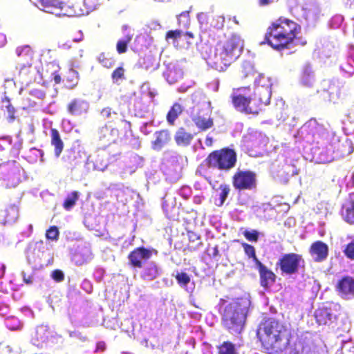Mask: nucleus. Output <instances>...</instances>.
<instances>
[{
  "label": "nucleus",
  "mask_w": 354,
  "mask_h": 354,
  "mask_svg": "<svg viewBox=\"0 0 354 354\" xmlns=\"http://www.w3.org/2000/svg\"><path fill=\"white\" fill-rule=\"evenodd\" d=\"M243 40L236 34L225 36L214 49L211 46L202 47L201 55L207 64L219 72H223L239 57Z\"/></svg>",
  "instance_id": "1"
},
{
  "label": "nucleus",
  "mask_w": 354,
  "mask_h": 354,
  "mask_svg": "<svg viewBox=\"0 0 354 354\" xmlns=\"http://www.w3.org/2000/svg\"><path fill=\"white\" fill-rule=\"evenodd\" d=\"M257 337L263 348L268 352L292 349L291 333L279 320L268 317L259 324Z\"/></svg>",
  "instance_id": "2"
},
{
  "label": "nucleus",
  "mask_w": 354,
  "mask_h": 354,
  "mask_svg": "<svg viewBox=\"0 0 354 354\" xmlns=\"http://www.w3.org/2000/svg\"><path fill=\"white\" fill-rule=\"evenodd\" d=\"M301 30V26L295 21L285 17H279L268 26L264 40L261 44H268L278 51L288 49L295 43Z\"/></svg>",
  "instance_id": "3"
},
{
  "label": "nucleus",
  "mask_w": 354,
  "mask_h": 354,
  "mask_svg": "<svg viewBox=\"0 0 354 354\" xmlns=\"http://www.w3.org/2000/svg\"><path fill=\"white\" fill-rule=\"evenodd\" d=\"M252 93L250 86L233 88L230 98L234 108L241 113L258 115L264 106L270 104L271 89L269 87L259 88L253 97Z\"/></svg>",
  "instance_id": "4"
},
{
  "label": "nucleus",
  "mask_w": 354,
  "mask_h": 354,
  "mask_svg": "<svg viewBox=\"0 0 354 354\" xmlns=\"http://www.w3.org/2000/svg\"><path fill=\"white\" fill-rule=\"evenodd\" d=\"M248 302L244 299H236L225 306L222 314L223 326L232 335H239L243 331L248 313Z\"/></svg>",
  "instance_id": "5"
},
{
  "label": "nucleus",
  "mask_w": 354,
  "mask_h": 354,
  "mask_svg": "<svg viewBox=\"0 0 354 354\" xmlns=\"http://www.w3.org/2000/svg\"><path fill=\"white\" fill-rule=\"evenodd\" d=\"M205 162L208 168L227 172L235 167L237 153L234 149L223 147L209 153Z\"/></svg>",
  "instance_id": "6"
},
{
  "label": "nucleus",
  "mask_w": 354,
  "mask_h": 354,
  "mask_svg": "<svg viewBox=\"0 0 354 354\" xmlns=\"http://www.w3.org/2000/svg\"><path fill=\"white\" fill-rule=\"evenodd\" d=\"M132 133L131 124L129 121L122 120L118 127L109 124L102 127L97 132V138L103 144L109 145L115 143L119 138Z\"/></svg>",
  "instance_id": "7"
},
{
  "label": "nucleus",
  "mask_w": 354,
  "mask_h": 354,
  "mask_svg": "<svg viewBox=\"0 0 354 354\" xmlns=\"http://www.w3.org/2000/svg\"><path fill=\"white\" fill-rule=\"evenodd\" d=\"M23 169L15 160L0 164V185L6 188L17 187L21 181Z\"/></svg>",
  "instance_id": "8"
},
{
  "label": "nucleus",
  "mask_w": 354,
  "mask_h": 354,
  "mask_svg": "<svg viewBox=\"0 0 354 354\" xmlns=\"http://www.w3.org/2000/svg\"><path fill=\"white\" fill-rule=\"evenodd\" d=\"M232 184L234 189L239 192L256 189L257 174L250 169H238L232 176Z\"/></svg>",
  "instance_id": "9"
},
{
  "label": "nucleus",
  "mask_w": 354,
  "mask_h": 354,
  "mask_svg": "<svg viewBox=\"0 0 354 354\" xmlns=\"http://www.w3.org/2000/svg\"><path fill=\"white\" fill-rule=\"evenodd\" d=\"M304 260L301 254L290 252L283 254L277 263L281 274L292 275L298 272L299 268Z\"/></svg>",
  "instance_id": "10"
},
{
  "label": "nucleus",
  "mask_w": 354,
  "mask_h": 354,
  "mask_svg": "<svg viewBox=\"0 0 354 354\" xmlns=\"http://www.w3.org/2000/svg\"><path fill=\"white\" fill-rule=\"evenodd\" d=\"M341 306L339 304L327 302L315 311V318L319 325H329L337 319Z\"/></svg>",
  "instance_id": "11"
},
{
  "label": "nucleus",
  "mask_w": 354,
  "mask_h": 354,
  "mask_svg": "<svg viewBox=\"0 0 354 354\" xmlns=\"http://www.w3.org/2000/svg\"><path fill=\"white\" fill-rule=\"evenodd\" d=\"M153 250L143 246L136 248L128 254L129 265L136 268H141L143 263L152 256Z\"/></svg>",
  "instance_id": "12"
},
{
  "label": "nucleus",
  "mask_w": 354,
  "mask_h": 354,
  "mask_svg": "<svg viewBox=\"0 0 354 354\" xmlns=\"http://www.w3.org/2000/svg\"><path fill=\"white\" fill-rule=\"evenodd\" d=\"M304 131L306 133L317 142L319 140L326 139L328 136V132L323 124H320L315 119H310L304 125Z\"/></svg>",
  "instance_id": "13"
},
{
  "label": "nucleus",
  "mask_w": 354,
  "mask_h": 354,
  "mask_svg": "<svg viewBox=\"0 0 354 354\" xmlns=\"http://www.w3.org/2000/svg\"><path fill=\"white\" fill-rule=\"evenodd\" d=\"M338 294L345 299L354 297V278L351 276L342 277L335 286Z\"/></svg>",
  "instance_id": "14"
},
{
  "label": "nucleus",
  "mask_w": 354,
  "mask_h": 354,
  "mask_svg": "<svg viewBox=\"0 0 354 354\" xmlns=\"http://www.w3.org/2000/svg\"><path fill=\"white\" fill-rule=\"evenodd\" d=\"M328 246L322 241L313 242L309 248V253L315 262L325 261L328 256Z\"/></svg>",
  "instance_id": "15"
},
{
  "label": "nucleus",
  "mask_w": 354,
  "mask_h": 354,
  "mask_svg": "<svg viewBox=\"0 0 354 354\" xmlns=\"http://www.w3.org/2000/svg\"><path fill=\"white\" fill-rule=\"evenodd\" d=\"M197 18L202 25L207 26L209 24L211 28L219 30L223 28L225 18L221 15H214L207 12H201L198 15Z\"/></svg>",
  "instance_id": "16"
},
{
  "label": "nucleus",
  "mask_w": 354,
  "mask_h": 354,
  "mask_svg": "<svg viewBox=\"0 0 354 354\" xmlns=\"http://www.w3.org/2000/svg\"><path fill=\"white\" fill-rule=\"evenodd\" d=\"M256 266L259 273L261 286L264 288H269L271 284L275 282L276 274L261 262H259V264Z\"/></svg>",
  "instance_id": "17"
},
{
  "label": "nucleus",
  "mask_w": 354,
  "mask_h": 354,
  "mask_svg": "<svg viewBox=\"0 0 354 354\" xmlns=\"http://www.w3.org/2000/svg\"><path fill=\"white\" fill-rule=\"evenodd\" d=\"M171 141V133L167 129L157 131L154 133V140L151 142V148L154 151H160Z\"/></svg>",
  "instance_id": "18"
},
{
  "label": "nucleus",
  "mask_w": 354,
  "mask_h": 354,
  "mask_svg": "<svg viewBox=\"0 0 354 354\" xmlns=\"http://www.w3.org/2000/svg\"><path fill=\"white\" fill-rule=\"evenodd\" d=\"M342 216L345 222L354 225V192L351 193L342 205Z\"/></svg>",
  "instance_id": "19"
},
{
  "label": "nucleus",
  "mask_w": 354,
  "mask_h": 354,
  "mask_svg": "<svg viewBox=\"0 0 354 354\" xmlns=\"http://www.w3.org/2000/svg\"><path fill=\"white\" fill-rule=\"evenodd\" d=\"M66 109L71 115H79L87 111L88 104L84 100L75 98L68 104Z\"/></svg>",
  "instance_id": "20"
},
{
  "label": "nucleus",
  "mask_w": 354,
  "mask_h": 354,
  "mask_svg": "<svg viewBox=\"0 0 354 354\" xmlns=\"http://www.w3.org/2000/svg\"><path fill=\"white\" fill-rule=\"evenodd\" d=\"M81 2H68L62 7V15L67 17H81L84 15L83 10L81 8Z\"/></svg>",
  "instance_id": "21"
},
{
  "label": "nucleus",
  "mask_w": 354,
  "mask_h": 354,
  "mask_svg": "<svg viewBox=\"0 0 354 354\" xmlns=\"http://www.w3.org/2000/svg\"><path fill=\"white\" fill-rule=\"evenodd\" d=\"M50 144L54 147V153L56 158H59L63 151L64 144L57 129H50Z\"/></svg>",
  "instance_id": "22"
},
{
  "label": "nucleus",
  "mask_w": 354,
  "mask_h": 354,
  "mask_svg": "<svg viewBox=\"0 0 354 354\" xmlns=\"http://www.w3.org/2000/svg\"><path fill=\"white\" fill-rule=\"evenodd\" d=\"M159 275V269L154 262L149 263L141 272L140 277L145 281H153Z\"/></svg>",
  "instance_id": "23"
},
{
  "label": "nucleus",
  "mask_w": 354,
  "mask_h": 354,
  "mask_svg": "<svg viewBox=\"0 0 354 354\" xmlns=\"http://www.w3.org/2000/svg\"><path fill=\"white\" fill-rule=\"evenodd\" d=\"M193 138L194 136L183 127L179 128L174 136V140L179 146L189 145Z\"/></svg>",
  "instance_id": "24"
},
{
  "label": "nucleus",
  "mask_w": 354,
  "mask_h": 354,
  "mask_svg": "<svg viewBox=\"0 0 354 354\" xmlns=\"http://www.w3.org/2000/svg\"><path fill=\"white\" fill-rule=\"evenodd\" d=\"M192 121L200 131H206L214 125L213 120L210 118H205L200 115L192 117Z\"/></svg>",
  "instance_id": "25"
},
{
  "label": "nucleus",
  "mask_w": 354,
  "mask_h": 354,
  "mask_svg": "<svg viewBox=\"0 0 354 354\" xmlns=\"http://www.w3.org/2000/svg\"><path fill=\"white\" fill-rule=\"evenodd\" d=\"M183 112L182 106L178 103H174L168 111L166 118L170 125H174L175 120Z\"/></svg>",
  "instance_id": "26"
},
{
  "label": "nucleus",
  "mask_w": 354,
  "mask_h": 354,
  "mask_svg": "<svg viewBox=\"0 0 354 354\" xmlns=\"http://www.w3.org/2000/svg\"><path fill=\"white\" fill-rule=\"evenodd\" d=\"M66 86L73 88L78 84V74L73 69H69L64 77Z\"/></svg>",
  "instance_id": "27"
},
{
  "label": "nucleus",
  "mask_w": 354,
  "mask_h": 354,
  "mask_svg": "<svg viewBox=\"0 0 354 354\" xmlns=\"http://www.w3.org/2000/svg\"><path fill=\"white\" fill-rule=\"evenodd\" d=\"M80 197V193L77 191H73L69 194L63 203V207L66 210H70L77 203Z\"/></svg>",
  "instance_id": "28"
},
{
  "label": "nucleus",
  "mask_w": 354,
  "mask_h": 354,
  "mask_svg": "<svg viewBox=\"0 0 354 354\" xmlns=\"http://www.w3.org/2000/svg\"><path fill=\"white\" fill-rule=\"evenodd\" d=\"M218 189L220 190L219 199H218V202H217V201L215 202V204L217 206L220 207L223 205L226 198H227V196L230 192V185L227 184H221L219 185Z\"/></svg>",
  "instance_id": "29"
},
{
  "label": "nucleus",
  "mask_w": 354,
  "mask_h": 354,
  "mask_svg": "<svg viewBox=\"0 0 354 354\" xmlns=\"http://www.w3.org/2000/svg\"><path fill=\"white\" fill-rule=\"evenodd\" d=\"M133 38V34H127L124 39L119 40L116 44V50L119 54H122L127 52V45L131 42Z\"/></svg>",
  "instance_id": "30"
},
{
  "label": "nucleus",
  "mask_w": 354,
  "mask_h": 354,
  "mask_svg": "<svg viewBox=\"0 0 354 354\" xmlns=\"http://www.w3.org/2000/svg\"><path fill=\"white\" fill-rule=\"evenodd\" d=\"M111 79L113 83L120 84L125 80V69L122 66L117 67L111 73Z\"/></svg>",
  "instance_id": "31"
},
{
  "label": "nucleus",
  "mask_w": 354,
  "mask_h": 354,
  "mask_svg": "<svg viewBox=\"0 0 354 354\" xmlns=\"http://www.w3.org/2000/svg\"><path fill=\"white\" fill-rule=\"evenodd\" d=\"M218 354H236L234 345L230 342H224L218 347Z\"/></svg>",
  "instance_id": "32"
},
{
  "label": "nucleus",
  "mask_w": 354,
  "mask_h": 354,
  "mask_svg": "<svg viewBox=\"0 0 354 354\" xmlns=\"http://www.w3.org/2000/svg\"><path fill=\"white\" fill-rule=\"evenodd\" d=\"M242 247L243 248L245 254L248 258L252 259L256 266L259 264V262H261L256 255V251L254 246L246 243H243Z\"/></svg>",
  "instance_id": "33"
},
{
  "label": "nucleus",
  "mask_w": 354,
  "mask_h": 354,
  "mask_svg": "<svg viewBox=\"0 0 354 354\" xmlns=\"http://www.w3.org/2000/svg\"><path fill=\"white\" fill-rule=\"evenodd\" d=\"M37 336L38 340L44 342L48 340L51 336V332L46 326H41L37 329Z\"/></svg>",
  "instance_id": "34"
},
{
  "label": "nucleus",
  "mask_w": 354,
  "mask_h": 354,
  "mask_svg": "<svg viewBox=\"0 0 354 354\" xmlns=\"http://www.w3.org/2000/svg\"><path fill=\"white\" fill-rule=\"evenodd\" d=\"M84 9L83 10L84 15H88L94 10L99 5V0H84L82 2Z\"/></svg>",
  "instance_id": "35"
},
{
  "label": "nucleus",
  "mask_w": 354,
  "mask_h": 354,
  "mask_svg": "<svg viewBox=\"0 0 354 354\" xmlns=\"http://www.w3.org/2000/svg\"><path fill=\"white\" fill-rule=\"evenodd\" d=\"M99 62L105 68H111L115 65V60L104 53L100 55L98 57Z\"/></svg>",
  "instance_id": "36"
},
{
  "label": "nucleus",
  "mask_w": 354,
  "mask_h": 354,
  "mask_svg": "<svg viewBox=\"0 0 354 354\" xmlns=\"http://www.w3.org/2000/svg\"><path fill=\"white\" fill-rule=\"evenodd\" d=\"M343 253L347 259L354 260V239L344 246Z\"/></svg>",
  "instance_id": "37"
},
{
  "label": "nucleus",
  "mask_w": 354,
  "mask_h": 354,
  "mask_svg": "<svg viewBox=\"0 0 354 354\" xmlns=\"http://www.w3.org/2000/svg\"><path fill=\"white\" fill-rule=\"evenodd\" d=\"M244 237L249 241L257 242L259 240V233L256 230H245L243 232Z\"/></svg>",
  "instance_id": "38"
},
{
  "label": "nucleus",
  "mask_w": 354,
  "mask_h": 354,
  "mask_svg": "<svg viewBox=\"0 0 354 354\" xmlns=\"http://www.w3.org/2000/svg\"><path fill=\"white\" fill-rule=\"evenodd\" d=\"M59 232L56 226L50 227L46 232V237L52 241H57L59 238Z\"/></svg>",
  "instance_id": "39"
},
{
  "label": "nucleus",
  "mask_w": 354,
  "mask_h": 354,
  "mask_svg": "<svg viewBox=\"0 0 354 354\" xmlns=\"http://www.w3.org/2000/svg\"><path fill=\"white\" fill-rule=\"evenodd\" d=\"M176 279L178 284L183 286H187L190 281V278L189 275L184 272L178 273L176 275Z\"/></svg>",
  "instance_id": "40"
},
{
  "label": "nucleus",
  "mask_w": 354,
  "mask_h": 354,
  "mask_svg": "<svg viewBox=\"0 0 354 354\" xmlns=\"http://www.w3.org/2000/svg\"><path fill=\"white\" fill-rule=\"evenodd\" d=\"M182 34L183 32L180 30H169L165 35V39H171L175 42L178 39L181 37Z\"/></svg>",
  "instance_id": "41"
},
{
  "label": "nucleus",
  "mask_w": 354,
  "mask_h": 354,
  "mask_svg": "<svg viewBox=\"0 0 354 354\" xmlns=\"http://www.w3.org/2000/svg\"><path fill=\"white\" fill-rule=\"evenodd\" d=\"M6 109H7V111H8V121L9 122H13L15 119V107L10 104L9 103L7 106H6Z\"/></svg>",
  "instance_id": "42"
},
{
  "label": "nucleus",
  "mask_w": 354,
  "mask_h": 354,
  "mask_svg": "<svg viewBox=\"0 0 354 354\" xmlns=\"http://www.w3.org/2000/svg\"><path fill=\"white\" fill-rule=\"evenodd\" d=\"M52 277L57 282L62 281L64 279V273L60 270H55L52 272Z\"/></svg>",
  "instance_id": "43"
},
{
  "label": "nucleus",
  "mask_w": 354,
  "mask_h": 354,
  "mask_svg": "<svg viewBox=\"0 0 354 354\" xmlns=\"http://www.w3.org/2000/svg\"><path fill=\"white\" fill-rule=\"evenodd\" d=\"M10 146V142L6 138H0V151H3Z\"/></svg>",
  "instance_id": "44"
},
{
  "label": "nucleus",
  "mask_w": 354,
  "mask_h": 354,
  "mask_svg": "<svg viewBox=\"0 0 354 354\" xmlns=\"http://www.w3.org/2000/svg\"><path fill=\"white\" fill-rule=\"evenodd\" d=\"M187 234L190 241L194 242L200 239V236L193 231L187 230Z\"/></svg>",
  "instance_id": "45"
},
{
  "label": "nucleus",
  "mask_w": 354,
  "mask_h": 354,
  "mask_svg": "<svg viewBox=\"0 0 354 354\" xmlns=\"http://www.w3.org/2000/svg\"><path fill=\"white\" fill-rule=\"evenodd\" d=\"M112 114L111 109L109 107H105L102 109L101 111V115L104 118H111Z\"/></svg>",
  "instance_id": "46"
},
{
  "label": "nucleus",
  "mask_w": 354,
  "mask_h": 354,
  "mask_svg": "<svg viewBox=\"0 0 354 354\" xmlns=\"http://www.w3.org/2000/svg\"><path fill=\"white\" fill-rule=\"evenodd\" d=\"M23 281L28 285L32 283V277L31 275H27L24 272H22Z\"/></svg>",
  "instance_id": "47"
},
{
  "label": "nucleus",
  "mask_w": 354,
  "mask_h": 354,
  "mask_svg": "<svg viewBox=\"0 0 354 354\" xmlns=\"http://www.w3.org/2000/svg\"><path fill=\"white\" fill-rule=\"evenodd\" d=\"M53 80L56 84H60L62 82V77L57 72L53 73Z\"/></svg>",
  "instance_id": "48"
},
{
  "label": "nucleus",
  "mask_w": 354,
  "mask_h": 354,
  "mask_svg": "<svg viewBox=\"0 0 354 354\" xmlns=\"http://www.w3.org/2000/svg\"><path fill=\"white\" fill-rule=\"evenodd\" d=\"M96 348L97 351L103 352L106 349V344L104 342H100L97 344Z\"/></svg>",
  "instance_id": "49"
},
{
  "label": "nucleus",
  "mask_w": 354,
  "mask_h": 354,
  "mask_svg": "<svg viewBox=\"0 0 354 354\" xmlns=\"http://www.w3.org/2000/svg\"><path fill=\"white\" fill-rule=\"evenodd\" d=\"M206 146L211 147L213 144V139L212 137L207 136L205 140Z\"/></svg>",
  "instance_id": "50"
},
{
  "label": "nucleus",
  "mask_w": 354,
  "mask_h": 354,
  "mask_svg": "<svg viewBox=\"0 0 354 354\" xmlns=\"http://www.w3.org/2000/svg\"><path fill=\"white\" fill-rule=\"evenodd\" d=\"M6 271V266L4 264L0 265V278H2L4 276Z\"/></svg>",
  "instance_id": "51"
},
{
  "label": "nucleus",
  "mask_w": 354,
  "mask_h": 354,
  "mask_svg": "<svg viewBox=\"0 0 354 354\" xmlns=\"http://www.w3.org/2000/svg\"><path fill=\"white\" fill-rule=\"evenodd\" d=\"M272 0H259V4L261 6H265L270 4Z\"/></svg>",
  "instance_id": "52"
},
{
  "label": "nucleus",
  "mask_w": 354,
  "mask_h": 354,
  "mask_svg": "<svg viewBox=\"0 0 354 354\" xmlns=\"http://www.w3.org/2000/svg\"><path fill=\"white\" fill-rule=\"evenodd\" d=\"M90 259L91 258H90L89 255H87L82 261H80L79 262V264L82 265V264H83L84 263H86V262H88L90 260Z\"/></svg>",
  "instance_id": "53"
},
{
  "label": "nucleus",
  "mask_w": 354,
  "mask_h": 354,
  "mask_svg": "<svg viewBox=\"0 0 354 354\" xmlns=\"http://www.w3.org/2000/svg\"><path fill=\"white\" fill-rule=\"evenodd\" d=\"M185 35L188 37L189 38H194V34L192 32H186L185 33Z\"/></svg>",
  "instance_id": "54"
},
{
  "label": "nucleus",
  "mask_w": 354,
  "mask_h": 354,
  "mask_svg": "<svg viewBox=\"0 0 354 354\" xmlns=\"http://www.w3.org/2000/svg\"><path fill=\"white\" fill-rule=\"evenodd\" d=\"M218 248L216 246L214 247V254H213V256L215 257L216 255H218Z\"/></svg>",
  "instance_id": "55"
},
{
  "label": "nucleus",
  "mask_w": 354,
  "mask_h": 354,
  "mask_svg": "<svg viewBox=\"0 0 354 354\" xmlns=\"http://www.w3.org/2000/svg\"><path fill=\"white\" fill-rule=\"evenodd\" d=\"M129 26L127 25H124L122 26V30H127L128 29Z\"/></svg>",
  "instance_id": "56"
},
{
  "label": "nucleus",
  "mask_w": 354,
  "mask_h": 354,
  "mask_svg": "<svg viewBox=\"0 0 354 354\" xmlns=\"http://www.w3.org/2000/svg\"><path fill=\"white\" fill-rule=\"evenodd\" d=\"M233 21H234L235 24H239V22H238V21L236 20V18L235 17H233Z\"/></svg>",
  "instance_id": "57"
}]
</instances>
